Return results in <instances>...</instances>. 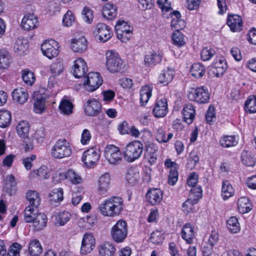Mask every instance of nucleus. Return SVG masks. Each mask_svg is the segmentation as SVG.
Segmentation results:
<instances>
[{
	"mask_svg": "<svg viewBox=\"0 0 256 256\" xmlns=\"http://www.w3.org/2000/svg\"><path fill=\"white\" fill-rule=\"evenodd\" d=\"M124 206V202L122 198L112 196L100 204L98 210L102 216L114 218L122 214Z\"/></svg>",
	"mask_w": 256,
	"mask_h": 256,
	"instance_id": "obj_1",
	"label": "nucleus"
},
{
	"mask_svg": "<svg viewBox=\"0 0 256 256\" xmlns=\"http://www.w3.org/2000/svg\"><path fill=\"white\" fill-rule=\"evenodd\" d=\"M106 66L110 73L121 72L124 67V62L118 53L114 50H109L106 54Z\"/></svg>",
	"mask_w": 256,
	"mask_h": 256,
	"instance_id": "obj_2",
	"label": "nucleus"
},
{
	"mask_svg": "<svg viewBox=\"0 0 256 256\" xmlns=\"http://www.w3.org/2000/svg\"><path fill=\"white\" fill-rule=\"evenodd\" d=\"M50 154L54 158L60 160L70 156L72 149L68 141L66 139H60L52 146Z\"/></svg>",
	"mask_w": 256,
	"mask_h": 256,
	"instance_id": "obj_3",
	"label": "nucleus"
},
{
	"mask_svg": "<svg viewBox=\"0 0 256 256\" xmlns=\"http://www.w3.org/2000/svg\"><path fill=\"white\" fill-rule=\"evenodd\" d=\"M143 150L144 146L140 141L131 142L126 146L124 156L128 162H134L140 157Z\"/></svg>",
	"mask_w": 256,
	"mask_h": 256,
	"instance_id": "obj_4",
	"label": "nucleus"
},
{
	"mask_svg": "<svg viewBox=\"0 0 256 256\" xmlns=\"http://www.w3.org/2000/svg\"><path fill=\"white\" fill-rule=\"evenodd\" d=\"M128 234V226L126 222L122 219L119 220L110 230L112 240L116 243H122L126 238Z\"/></svg>",
	"mask_w": 256,
	"mask_h": 256,
	"instance_id": "obj_5",
	"label": "nucleus"
},
{
	"mask_svg": "<svg viewBox=\"0 0 256 256\" xmlns=\"http://www.w3.org/2000/svg\"><path fill=\"white\" fill-rule=\"evenodd\" d=\"M188 98L198 104H208L210 100V94L204 86L192 88L188 92Z\"/></svg>",
	"mask_w": 256,
	"mask_h": 256,
	"instance_id": "obj_6",
	"label": "nucleus"
},
{
	"mask_svg": "<svg viewBox=\"0 0 256 256\" xmlns=\"http://www.w3.org/2000/svg\"><path fill=\"white\" fill-rule=\"evenodd\" d=\"M100 155V148L96 146H93L84 151L81 160L86 167L92 168L98 164Z\"/></svg>",
	"mask_w": 256,
	"mask_h": 256,
	"instance_id": "obj_7",
	"label": "nucleus"
},
{
	"mask_svg": "<svg viewBox=\"0 0 256 256\" xmlns=\"http://www.w3.org/2000/svg\"><path fill=\"white\" fill-rule=\"evenodd\" d=\"M104 156L112 164H118L122 160V154L120 148L114 144H108L106 146Z\"/></svg>",
	"mask_w": 256,
	"mask_h": 256,
	"instance_id": "obj_8",
	"label": "nucleus"
},
{
	"mask_svg": "<svg viewBox=\"0 0 256 256\" xmlns=\"http://www.w3.org/2000/svg\"><path fill=\"white\" fill-rule=\"evenodd\" d=\"M102 82L103 79L99 72H90L84 80V86L86 90L93 92L98 88Z\"/></svg>",
	"mask_w": 256,
	"mask_h": 256,
	"instance_id": "obj_9",
	"label": "nucleus"
},
{
	"mask_svg": "<svg viewBox=\"0 0 256 256\" xmlns=\"http://www.w3.org/2000/svg\"><path fill=\"white\" fill-rule=\"evenodd\" d=\"M59 48L58 42L52 39L46 40L41 46L42 54L50 60L58 56Z\"/></svg>",
	"mask_w": 256,
	"mask_h": 256,
	"instance_id": "obj_10",
	"label": "nucleus"
},
{
	"mask_svg": "<svg viewBox=\"0 0 256 256\" xmlns=\"http://www.w3.org/2000/svg\"><path fill=\"white\" fill-rule=\"evenodd\" d=\"M94 38L100 42H106L113 36L112 28L104 23H98L93 32Z\"/></svg>",
	"mask_w": 256,
	"mask_h": 256,
	"instance_id": "obj_11",
	"label": "nucleus"
},
{
	"mask_svg": "<svg viewBox=\"0 0 256 256\" xmlns=\"http://www.w3.org/2000/svg\"><path fill=\"white\" fill-rule=\"evenodd\" d=\"M168 112V100L165 97H158L155 100L152 109V113L156 118L165 116Z\"/></svg>",
	"mask_w": 256,
	"mask_h": 256,
	"instance_id": "obj_12",
	"label": "nucleus"
},
{
	"mask_svg": "<svg viewBox=\"0 0 256 256\" xmlns=\"http://www.w3.org/2000/svg\"><path fill=\"white\" fill-rule=\"evenodd\" d=\"M85 108V112L86 115L91 116H98L100 120L104 117V114L102 110V105L96 99L88 100Z\"/></svg>",
	"mask_w": 256,
	"mask_h": 256,
	"instance_id": "obj_13",
	"label": "nucleus"
},
{
	"mask_svg": "<svg viewBox=\"0 0 256 256\" xmlns=\"http://www.w3.org/2000/svg\"><path fill=\"white\" fill-rule=\"evenodd\" d=\"M164 192L158 188H150L146 194V202L152 206L159 205L162 200Z\"/></svg>",
	"mask_w": 256,
	"mask_h": 256,
	"instance_id": "obj_14",
	"label": "nucleus"
},
{
	"mask_svg": "<svg viewBox=\"0 0 256 256\" xmlns=\"http://www.w3.org/2000/svg\"><path fill=\"white\" fill-rule=\"evenodd\" d=\"M96 243V239L92 233H85L82 241L80 254L86 255L91 252L95 248Z\"/></svg>",
	"mask_w": 256,
	"mask_h": 256,
	"instance_id": "obj_15",
	"label": "nucleus"
},
{
	"mask_svg": "<svg viewBox=\"0 0 256 256\" xmlns=\"http://www.w3.org/2000/svg\"><path fill=\"white\" fill-rule=\"evenodd\" d=\"M144 159L148 162L150 166L154 165L158 159V147L155 144H148L144 147Z\"/></svg>",
	"mask_w": 256,
	"mask_h": 256,
	"instance_id": "obj_16",
	"label": "nucleus"
},
{
	"mask_svg": "<svg viewBox=\"0 0 256 256\" xmlns=\"http://www.w3.org/2000/svg\"><path fill=\"white\" fill-rule=\"evenodd\" d=\"M163 56L164 52L162 50L149 52L144 56V65L148 67L153 68L162 62Z\"/></svg>",
	"mask_w": 256,
	"mask_h": 256,
	"instance_id": "obj_17",
	"label": "nucleus"
},
{
	"mask_svg": "<svg viewBox=\"0 0 256 256\" xmlns=\"http://www.w3.org/2000/svg\"><path fill=\"white\" fill-rule=\"evenodd\" d=\"M88 72L87 64L82 58H79L74 60L72 72L76 78L84 77Z\"/></svg>",
	"mask_w": 256,
	"mask_h": 256,
	"instance_id": "obj_18",
	"label": "nucleus"
},
{
	"mask_svg": "<svg viewBox=\"0 0 256 256\" xmlns=\"http://www.w3.org/2000/svg\"><path fill=\"white\" fill-rule=\"evenodd\" d=\"M180 235L186 244L193 243L196 236L194 226L190 222L186 223L182 228Z\"/></svg>",
	"mask_w": 256,
	"mask_h": 256,
	"instance_id": "obj_19",
	"label": "nucleus"
},
{
	"mask_svg": "<svg viewBox=\"0 0 256 256\" xmlns=\"http://www.w3.org/2000/svg\"><path fill=\"white\" fill-rule=\"evenodd\" d=\"M38 20L34 13H29L24 16L22 20L20 26L26 30H30L38 27Z\"/></svg>",
	"mask_w": 256,
	"mask_h": 256,
	"instance_id": "obj_20",
	"label": "nucleus"
},
{
	"mask_svg": "<svg viewBox=\"0 0 256 256\" xmlns=\"http://www.w3.org/2000/svg\"><path fill=\"white\" fill-rule=\"evenodd\" d=\"M181 17L180 12L178 10H173L170 13L169 18H172L170 26L172 29L180 31L186 26V22Z\"/></svg>",
	"mask_w": 256,
	"mask_h": 256,
	"instance_id": "obj_21",
	"label": "nucleus"
},
{
	"mask_svg": "<svg viewBox=\"0 0 256 256\" xmlns=\"http://www.w3.org/2000/svg\"><path fill=\"white\" fill-rule=\"evenodd\" d=\"M100 256H116V246L110 242H104L98 247Z\"/></svg>",
	"mask_w": 256,
	"mask_h": 256,
	"instance_id": "obj_22",
	"label": "nucleus"
},
{
	"mask_svg": "<svg viewBox=\"0 0 256 256\" xmlns=\"http://www.w3.org/2000/svg\"><path fill=\"white\" fill-rule=\"evenodd\" d=\"M196 111L192 104H187L184 105L182 110L184 121L188 124H192L195 118Z\"/></svg>",
	"mask_w": 256,
	"mask_h": 256,
	"instance_id": "obj_23",
	"label": "nucleus"
},
{
	"mask_svg": "<svg viewBox=\"0 0 256 256\" xmlns=\"http://www.w3.org/2000/svg\"><path fill=\"white\" fill-rule=\"evenodd\" d=\"M226 24L232 32H239L242 26V18L236 14H228Z\"/></svg>",
	"mask_w": 256,
	"mask_h": 256,
	"instance_id": "obj_24",
	"label": "nucleus"
},
{
	"mask_svg": "<svg viewBox=\"0 0 256 256\" xmlns=\"http://www.w3.org/2000/svg\"><path fill=\"white\" fill-rule=\"evenodd\" d=\"M12 96L14 101L22 104L26 102L28 98V93L24 88H20L14 89L12 92Z\"/></svg>",
	"mask_w": 256,
	"mask_h": 256,
	"instance_id": "obj_25",
	"label": "nucleus"
},
{
	"mask_svg": "<svg viewBox=\"0 0 256 256\" xmlns=\"http://www.w3.org/2000/svg\"><path fill=\"white\" fill-rule=\"evenodd\" d=\"M71 47L72 50L76 52H83L88 48V41L84 36L78 39L73 38L71 42Z\"/></svg>",
	"mask_w": 256,
	"mask_h": 256,
	"instance_id": "obj_26",
	"label": "nucleus"
},
{
	"mask_svg": "<svg viewBox=\"0 0 256 256\" xmlns=\"http://www.w3.org/2000/svg\"><path fill=\"white\" fill-rule=\"evenodd\" d=\"M153 86L151 84H147L142 86L140 90V103L141 106H144L152 96Z\"/></svg>",
	"mask_w": 256,
	"mask_h": 256,
	"instance_id": "obj_27",
	"label": "nucleus"
},
{
	"mask_svg": "<svg viewBox=\"0 0 256 256\" xmlns=\"http://www.w3.org/2000/svg\"><path fill=\"white\" fill-rule=\"evenodd\" d=\"M60 178L64 180L66 179L74 184H80L82 182L81 176L72 169L68 170L64 173H60Z\"/></svg>",
	"mask_w": 256,
	"mask_h": 256,
	"instance_id": "obj_28",
	"label": "nucleus"
},
{
	"mask_svg": "<svg viewBox=\"0 0 256 256\" xmlns=\"http://www.w3.org/2000/svg\"><path fill=\"white\" fill-rule=\"evenodd\" d=\"M174 74L175 72L172 69L164 70L158 76V82L164 86H168L173 80Z\"/></svg>",
	"mask_w": 256,
	"mask_h": 256,
	"instance_id": "obj_29",
	"label": "nucleus"
},
{
	"mask_svg": "<svg viewBox=\"0 0 256 256\" xmlns=\"http://www.w3.org/2000/svg\"><path fill=\"white\" fill-rule=\"evenodd\" d=\"M102 14L104 18L108 20H112L117 16V6L110 2L106 3L102 8Z\"/></svg>",
	"mask_w": 256,
	"mask_h": 256,
	"instance_id": "obj_30",
	"label": "nucleus"
},
{
	"mask_svg": "<svg viewBox=\"0 0 256 256\" xmlns=\"http://www.w3.org/2000/svg\"><path fill=\"white\" fill-rule=\"evenodd\" d=\"M48 222L47 216L44 213H38L35 217L33 223V228L34 231H40L46 225Z\"/></svg>",
	"mask_w": 256,
	"mask_h": 256,
	"instance_id": "obj_31",
	"label": "nucleus"
},
{
	"mask_svg": "<svg viewBox=\"0 0 256 256\" xmlns=\"http://www.w3.org/2000/svg\"><path fill=\"white\" fill-rule=\"evenodd\" d=\"M186 38L185 35L180 30H174L172 35V44L179 48L186 45Z\"/></svg>",
	"mask_w": 256,
	"mask_h": 256,
	"instance_id": "obj_32",
	"label": "nucleus"
},
{
	"mask_svg": "<svg viewBox=\"0 0 256 256\" xmlns=\"http://www.w3.org/2000/svg\"><path fill=\"white\" fill-rule=\"evenodd\" d=\"M110 177L108 174L101 176L98 181V189L100 194H104L108 190L110 186Z\"/></svg>",
	"mask_w": 256,
	"mask_h": 256,
	"instance_id": "obj_33",
	"label": "nucleus"
},
{
	"mask_svg": "<svg viewBox=\"0 0 256 256\" xmlns=\"http://www.w3.org/2000/svg\"><path fill=\"white\" fill-rule=\"evenodd\" d=\"M74 106L70 100L62 98L59 104L58 108L61 114L64 115H70L73 112Z\"/></svg>",
	"mask_w": 256,
	"mask_h": 256,
	"instance_id": "obj_34",
	"label": "nucleus"
},
{
	"mask_svg": "<svg viewBox=\"0 0 256 256\" xmlns=\"http://www.w3.org/2000/svg\"><path fill=\"white\" fill-rule=\"evenodd\" d=\"M238 208L239 212L241 214L247 213L252 210V203L248 198L241 197L238 200Z\"/></svg>",
	"mask_w": 256,
	"mask_h": 256,
	"instance_id": "obj_35",
	"label": "nucleus"
},
{
	"mask_svg": "<svg viewBox=\"0 0 256 256\" xmlns=\"http://www.w3.org/2000/svg\"><path fill=\"white\" fill-rule=\"evenodd\" d=\"M26 200L29 202V205L34 208H38L40 203V198L38 194L34 190H29L26 195Z\"/></svg>",
	"mask_w": 256,
	"mask_h": 256,
	"instance_id": "obj_36",
	"label": "nucleus"
},
{
	"mask_svg": "<svg viewBox=\"0 0 256 256\" xmlns=\"http://www.w3.org/2000/svg\"><path fill=\"white\" fill-rule=\"evenodd\" d=\"M172 132H168L166 134L162 128H159L157 129L156 133V140L160 144L168 142L173 137Z\"/></svg>",
	"mask_w": 256,
	"mask_h": 256,
	"instance_id": "obj_37",
	"label": "nucleus"
},
{
	"mask_svg": "<svg viewBox=\"0 0 256 256\" xmlns=\"http://www.w3.org/2000/svg\"><path fill=\"white\" fill-rule=\"evenodd\" d=\"M38 208H34L30 206H27L24 212V220L27 223H32L34 222L35 217L37 216Z\"/></svg>",
	"mask_w": 256,
	"mask_h": 256,
	"instance_id": "obj_38",
	"label": "nucleus"
},
{
	"mask_svg": "<svg viewBox=\"0 0 256 256\" xmlns=\"http://www.w3.org/2000/svg\"><path fill=\"white\" fill-rule=\"evenodd\" d=\"M42 248L38 240H31L28 246V252L32 256H39L42 252Z\"/></svg>",
	"mask_w": 256,
	"mask_h": 256,
	"instance_id": "obj_39",
	"label": "nucleus"
},
{
	"mask_svg": "<svg viewBox=\"0 0 256 256\" xmlns=\"http://www.w3.org/2000/svg\"><path fill=\"white\" fill-rule=\"evenodd\" d=\"M200 157L198 151L192 150L190 153L187 158L186 167L188 169L192 170L199 162Z\"/></svg>",
	"mask_w": 256,
	"mask_h": 256,
	"instance_id": "obj_40",
	"label": "nucleus"
},
{
	"mask_svg": "<svg viewBox=\"0 0 256 256\" xmlns=\"http://www.w3.org/2000/svg\"><path fill=\"white\" fill-rule=\"evenodd\" d=\"M190 72L192 76L199 78L204 75L206 70L204 66L200 63H194L190 68Z\"/></svg>",
	"mask_w": 256,
	"mask_h": 256,
	"instance_id": "obj_41",
	"label": "nucleus"
},
{
	"mask_svg": "<svg viewBox=\"0 0 256 256\" xmlns=\"http://www.w3.org/2000/svg\"><path fill=\"white\" fill-rule=\"evenodd\" d=\"M228 230L232 234H237L240 230V224L236 216L230 217L226 222Z\"/></svg>",
	"mask_w": 256,
	"mask_h": 256,
	"instance_id": "obj_42",
	"label": "nucleus"
},
{
	"mask_svg": "<svg viewBox=\"0 0 256 256\" xmlns=\"http://www.w3.org/2000/svg\"><path fill=\"white\" fill-rule=\"evenodd\" d=\"M12 120V114L8 110H0V127L6 128L11 124Z\"/></svg>",
	"mask_w": 256,
	"mask_h": 256,
	"instance_id": "obj_43",
	"label": "nucleus"
},
{
	"mask_svg": "<svg viewBox=\"0 0 256 256\" xmlns=\"http://www.w3.org/2000/svg\"><path fill=\"white\" fill-rule=\"evenodd\" d=\"M50 202L51 204L54 202H60L64 199V191L61 188L53 190L49 194Z\"/></svg>",
	"mask_w": 256,
	"mask_h": 256,
	"instance_id": "obj_44",
	"label": "nucleus"
},
{
	"mask_svg": "<svg viewBox=\"0 0 256 256\" xmlns=\"http://www.w3.org/2000/svg\"><path fill=\"white\" fill-rule=\"evenodd\" d=\"M29 130V122L26 120L20 121L16 126L18 134L22 138H26L28 136Z\"/></svg>",
	"mask_w": 256,
	"mask_h": 256,
	"instance_id": "obj_45",
	"label": "nucleus"
},
{
	"mask_svg": "<svg viewBox=\"0 0 256 256\" xmlns=\"http://www.w3.org/2000/svg\"><path fill=\"white\" fill-rule=\"evenodd\" d=\"M157 4L162 10L163 16L169 18L170 16H168L167 13H170L172 9L171 2L168 0H157Z\"/></svg>",
	"mask_w": 256,
	"mask_h": 256,
	"instance_id": "obj_46",
	"label": "nucleus"
},
{
	"mask_svg": "<svg viewBox=\"0 0 256 256\" xmlns=\"http://www.w3.org/2000/svg\"><path fill=\"white\" fill-rule=\"evenodd\" d=\"M28 46L27 42H24L22 40L18 39L14 44V52L18 55H24L26 54Z\"/></svg>",
	"mask_w": 256,
	"mask_h": 256,
	"instance_id": "obj_47",
	"label": "nucleus"
},
{
	"mask_svg": "<svg viewBox=\"0 0 256 256\" xmlns=\"http://www.w3.org/2000/svg\"><path fill=\"white\" fill-rule=\"evenodd\" d=\"M22 78L24 84L28 86H32L36 81L34 73L28 69L22 70Z\"/></svg>",
	"mask_w": 256,
	"mask_h": 256,
	"instance_id": "obj_48",
	"label": "nucleus"
},
{
	"mask_svg": "<svg viewBox=\"0 0 256 256\" xmlns=\"http://www.w3.org/2000/svg\"><path fill=\"white\" fill-rule=\"evenodd\" d=\"M12 62V58L8 52L2 50H0V68H8Z\"/></svg>",
	"mask_w": 256,
	"mask_h": 256,
	"instance_id": "obj_49",
	"label": "nucleus"
},
{
	"mask_svg": "<svg viewBox=\"0 0 256 256\" xmlns=\"http://www.w3.org/2000/svg\"><path fill=\"white\" fill-rule=\"evenodd\" d=\"M246 111L250 114L256 112V97L252 95L248 96L244 104Z\"/></svg>",
	"mask_w": 256,
	"mask_h": 256,
	"instance_id": "obj_50",
	"label": "nucleus"
},
{
	"mask_svg": "<svg viewBox=\"0 0 256 256\" xmlns=\"http://www.w3.org/2000/svg\"><path fill=\"white\" fill-rule=\"evenodd\" d=\"M5 185L10 194L16 192V182L14 176L12 174H9L6 176Z\"/></svg>",
	"mask_w": 256,
	"mask_h": 256,
	"instance_id": "obj_51",
	"label": "nucleus"
},
{
	"mask_svg": "<svg viewBox=\"0 0 256 256\" xmlns=\"http://www.w3.org/2000/svg\"><path fill=\"white\" fill-rule=\"evenodd\" d=\"M190 198L193 202L198 203L202 196V190L200 186L192 187L190 189Z\"/></svg>",
	"mask_w": 256,
	"mask_h": 256,
	"instance_id": "obj_52",
	"label": "nucleus"
},
{
	"mask_svg": "<svg viewBox=\"0 0 256 256\" xmlns=\"http://www.w3.org/2000/svg\"><path fill=\"white\" fill-rule=\"evenodd\" d=\"M197 203L194 202L193 200L188 198L182 205V210L186 214L188 215L196 212L194 205Z\"/></svg>",
	"mask_w": 256,
	"mask_h": 256,
	"instance_id": "obj_53",
	"label": "nucleus"
},
{
	"mask_svg": "<svg viewBox=\"0 0 256 256\" xmlns=\"http://www.w3.org/2000/svg\"><path fill=\"white\" fill-rule=\"evenodd\" d=\"M215 54V50L211 47L204 48L200 52L201 60L204 62L208 61L212 59Z\"/></svg>",
	"mask_w": 256,
	"mask_h": 256,
	"instance_id": "obj_54",
	"label": "nucleus"
},
{
	"mask_svg": "<svg viewBox=\"0 0 256 256\" xmlns=\"http://www.w3.org/2000/svg\"><path fill=\"white\" fill-rule=\"evenodd\" d=\"M126 178L130 184L135 185L140 179L139 172L134 170H129L126 176Z\"/></svg>",
	"mask_w": 256,
	"mask_h": 256,
	"instance_id": "obj_55",
	"label": "nucleus"
},
{
	"mask_svg": "<svg viewBox=\"0 0 256 256\" xmlns=\"http://www.w3.org/2000/svg\"><path fill=\"white\" fill-rule=\"evenodd\" d=\"M32 174L33 176H36V178L40 180L47 179L50 176L47 167L44 166H41L36 170H34Z\"/></svg>",
	"mask_w": 256,
	"mask_h": 256,
	"instance_id": "obj_56",
	"label": "nucleus"
},
{
	"mask_svg": "<svg viewBox=\"0 0 256 256\" xmlns=\"http://www.w3.org/2000/svg\"><path fill=\"white\" fill-rule=\"evenodd\" d=\"M164 239V234L160 230L154 231L150 234V240L155 244H159L162 243Z\"/></svg>",
	"mask_w": 256,
	"mask_h": 256,
	"instance_id": "obj_57",
	"label": "nucleus"
},
{
	"mask_svg": "<svg viewBox=\"0 0 256 256\" xmlns=\"http://www.w3.org/2000/svg\"><path fill=\"white\" fill-rule=\"evenodd\" d=\"M152 134L150 130L146 128H144L140 131L139 138L141 140V142L144 143V145L148 144H154L150 142V140L152 138Z\"/></svg>",
	"mask_w": 256,
	"mask_h": 256,
	"instance_id": "obj_58",
	"label": "nucleus"
},
{
	"mask_svg": "<svg viewBox=\"0 0 256 256\" xmlns=\"http://www.w3.org/2000/svg\"><path fill=\"white\" fill-rule=\"evenodd\" d=\"M242 163L248 166H252L255 164L254 158L247 151H243L242 154Z\"/></svg>",
	"mask_w": 256,
	"mask_h": 256,
	"instance_id": "obj_59",
	"label": "nucleus"
},
{
	"mask_svg": "<svg viewBox=\"0 0 256 256\" xmlns=\"http://www.w3.org/2000/svg\"><path fill=\"white\" fill-rule=\"evenodd\" d=\"M70 214L67 211L60 212L56 218L57 222L60 226H64L70 220Z\"/></svg>",
	"mask_w": 256,
	"mask_h": 256,
	"instance_id": "obj_60",
	"label": "nucleus"
},
{
	"mask_svg": "<svg viewBox=\"0 0 256 256\" xmlns=\"http://www.w3.org/2000/svg\"><path fill=\"white\" fill-rule=\"evenodd\" d=\"M95 221L96 220L93 217L87 216L85 218H82L80 220V224H82L80 226L86 230H90L94 225Z\"/></svg>",
	"mask_w": 256,
	"mask_h": 256,
	"instance_id": "obj_61",
	"label": "nucleus"
},
{
	"mask_svg": "<svg viewBox=\"0 0 256 256\" xmlns=\"http://www.w3.org/2000/svg\"><path fill=\"white\" fill-rule=\"evenodd\" d=\"M46 108V100L41 97L37 99L34 104V110L37 114L42 113Z\"/></svg>",
	"mask_w": 256,
	"mask_h": 256,
	"instance_id": "obj_62",
	"label": "nucleus"
},
{
	"mask_svg": "<svg viewBox=\"0 0 256 256\" xmlns=\"http://www.w3.org/2000/svg\"><path fill=\"white\" fill-rule=\"evenodd\" d=\"M75 20V17L72 12L68 10L64 16L62 18V24L64 26L68 27L73 24Z\"/></svg>",
	"mask_w": 256,
	"mask_h": 256,
	"instance_id": "obj_63",
	"label": "nucleus"
},
{
	"mask_svg": "<svg viewBox=\"0 0 256 256\" xmlns=\"http://www.w3.org/2000/svg\"><path fill=\"white\" fill-rule=\"evenodd\" d=\"M127 30L133 31V27L124 20H118L116 25V32H117V31L126 32Z\"/></svg>",
	"mask_w": 256,
	"mask_h": 256,
	"instance_id": "obj_64",
	"label": "nucleus"
}]
</instances>
